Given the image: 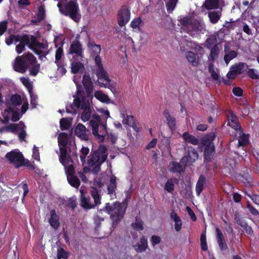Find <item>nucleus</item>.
Returning <instances> with one entry per match:
<instances>
[{"mask_svg": "<svg viewBox=\"0 0 259 259\" xmlns=\"http://www.w3.org/2000/svg\"><path fill=\"white\" fill-rule=\"evenodd\" d=\"M127 205L126 199H125L122 202L116 201L113 202L112 204L110 203H106L105 206L98 211V214L94 218V220L96 225V229L97 230L100 227L101 222L104 220L103 218L99 215L102 214L103 211H106L110 215V219L112 221V227L114 229L116 228L123 219Z\"/></svg>", "mask_w": 259, "mask_h": 259, "instance_id": "1", "label": "nucleus"}, {"mask_svg": "<svg viewBox=\"0 0 259 259\" xmlns=\"http://www.w3.org/2000/svg\"><path fill=\"white\" fill-rule=\"evenodd\" d=\"M14 69L21 73H24L28 69L29 75L35 76L39 71L40 64L37 63L36 58L31 53L28 52L16 58Z\"/></svg>", "mask_w": 259, "mask_h": 259, "instance_id": "2", "label": "nucleus"}, {"mask_svg": "<svg viewBox=\"0 0 259 259\" xmlns=\"http://www.w3.org/2000/svg\"><path fill=\"white\" fill-rule=\"evenodd\" d=\"M108 155L107 148L104 145H100L97 150H92L87 164L89 167L94 166L92 169L94 174L97 175L101 171V166L107 160Z\"/></svg>", "mask_w": 259, "mask_h": 259, "instance_id": "3", "label": "nucleus"}, {"mask_svg": "<svg viewBox=\"0 0 259 259\" xmlns=\"http://www.w3.org/2000/svg\"><path fill=\"white\" fill-rule=\"evenodd\" d=\"M20 43L27 46L28 47L32 50L36 55L38 56V59L42 60L44 58H46L48 52H46L44 50L47 49L48 45L46 43L40 42L37 37L34 35L28 34H22L20 37Z\"/></svg>", "mask_w": 259, "mask_h": 259, "instance_id": "4", "label": "nucleus"}, {"mask_svg": "<svg viewBox=\"0 0 259 259\" xmlns=\"http://www.w3.org/2000/svg\"><path fill=\"white\" fill-rule=\"evenodd\" d=\"M88 47L90 49L91 56L94 59L96 68L95 73L98 78L104 79L106 81L109 80L107 72L104 68L100 54L101 51V46L95 44L94 42H89Z\"/></svg>", "mask_w": 259, "mask_h": 259, "instance_id": "5", "label": "nucleus"}, {"mask_svg": "<svg viewBox=\"0 0 259 259\" xmlns=\"http://www.w3.org/2000/svg\"><path fill=\"white\" fill-rule=\"evenodd\" d=\"M215 138L214 134L205 135L201 140V147H204L203 158L205 162L211 161L215 152L213 140Z\"/></svg>", "mask_w": 259, "mask_h": 259, "instance_id": "6", "label": "nucleus"}, {"mask_svg": "<svg viewBox=\"0 0 259 259\" xmlns=\"http://www.w3.org/2000/svg\"><path fill=\"white\" fill-rule=\"evenodd\" d=\"M58 140L60 149L59 161L63 166H66L69 162H72L71 156L68 153L67 149L68 143L67 134L61 133L58 137Z\"/></svg>", "mask_w": 259, "mask_h": 259, "instance_id": "7", "label": "nucleus"}, {"mask_svg": "<svg viewBox=\"0 0 259 259\" xmlns=\"http://www.w3.org/2000/svg\"><path fill=\"white\" fill-rule=\"evenodd\" d=\"M79 11L78 4L76 1L72 0L65 5L63 14L66 16H69L75 22H78L81 18Z\"/></svg>", "mask_w": 259, "mask_h": 259, "instance_id": "8", "label": "nucleus"}, {"mask_svg": "<svg viewBox=\"0 0 259 259\" xmlns=\"http://www.w3.org/2000/svg\"><path fill=\"white\" fill-rule=\"evenodd\" d=\"M181 25L186 27L188 33L190 35L193 36L199 30H200V25L198 22H196L190 17H185L179 20Z\"/></svg>", "mask_w": 259, "mask_h": 259, "instance_id": "9", "label": "nucleus"}, {"mask_svg": "<svg viewBox=\"0 0 259 259\" xmlns=\"http://www.w3.org/2000/svg\"><path fill=\"white\" fill-rule=\"evenodd\" d=\"M26 126L22 121H20L18 123H11L6 127V130L8 132H11L13 133H16L18 131L20 132L18 134L19 140L21 142L25 141V138L26 136V132L25 130Z\"/></svg>", "mask_w": 259, "mask_h": 259, "instance_id": "10", "label": "nucleus"}, {"mask_svg": "<svg viewBox=\"0 0 259 259\" xmlns=\"http://www.w3.org/2000/svg\"><path fill=\"white\" fill-rule=\"evenodd\" d=\"M5 157L9 163L13 164L16 168L22 166L23 155L20 152L16 150H12L6 154Z\"/></svg>", "mask_w": 259, "mask_h": 259, "instance_id": "11", "label": "nucleus"}, {"mask_svg": "<svg viewBox=\"0 0 259 259\" xmlns=\"http://www.w3.org/2000/svg\"><path fill=\"white\" fill-rule=\"evenodd\" d=\"M130 10L126 6H122L117 13V22L119 26L123 27L130 20Z\"/></svg>", "mask_w": 259, "mask_h": 259, "instance_id": "12", "label": "nucleus"}, {"mask_svg": "<svg viewBox=\"0 0 259 259\" xmlns=\"http://www.w3.org/2000/svg\"><path fill=\"white\" fill-rule=\"evenodd\" d=\"M68 53L70 54H75L76 56L80 58L83 57L82 45L77 36L71 42Z\"/></svg>", "mask_w": 259, "mask_h": 259, "instance_id": "13", "label": "nucleus"}, {"mask_svg": "<svg viewBox=\"0 0 259 259\" xmlns=\"http://www.w3.org/2000/svg\"><path fill=\"white\" fill-rule=\"evenodd\" d=\"M226 116L228 121V124L236 130L241 129V125L239 122L238 119L236 114L231 110H229L226 112Z\"/></svg>", "mask_w": 259, "mask_h": 259, "instance_id": "14", "label": "nucleus"}, {"mask_svg": "<svg viewBox=\"0 0 259 259\" xmlns=\"http://www.w3.org/2000/svg\"><path fill=\"white\" fill-rule=\"evenodd\" d=\"M82 82L87 95H91L93 91V83L89 74L83 75Z\"/></svg>", "mask_w": 259, "mask_h": 259, "instance_id": "15", "label": "nucleus"}, {"mask_svg": "<svg viewBox=\"0 0 259 259\" xmlns=\"http://www.w3.org/2000/svg\"><path fill=\"white\" fill-rule=\"evenodd\" d=\"M49 223L54 230H57L60 226L59 217L57 214L55 209H52L50 211V218L49 219Z\"/></svg>", "mask_w": 259, "mask_h": 259, "instance_id": "16", "label": "nucleus"}, {"mask_svg": "<svg viewBox=\"0 0 259 259\" xmlns=\"http://www.w3.org/2000/svg\"><path fill=\"white\" fill-rule=\"evenodd\" d=\"M216 232V239L220 247V249L222 250H225L228 248V246L224 239V235L219 228H215Z\"/></svg>", "mask_w": 259, "mask_h": 259, "instance_id": "17", "label": "nucleus"}, {"mask_svg": "<svg viewBox=\"0 0 259 259\" xmlns=\"http://www.w3.org/2000/svg\"><path fill=\"white\" fill-rule=\"evenodd\" d=\"M248 68V65L244 62L235 63L231 66L232 71L237 75L243 74Z\"/></svg>", "mask_w": 259, "mask_h": 259, "instance_id": "18", "label": "nucleus"}, {"mask_svg": "<svg viewBox=\"0 0 259 259\" xmlns=\"http://www.w3.org/2000/svg\"><path fill=\"white\" fill-rule=\"evenodd\" d=\"M117 189L116 178L113 176L110 177L109 183L107 186L108 194L110 195L111 197L113 196L116 198L115 191Z\"/></svg>", "mask_w": 259, "mask_h": 259, "instance_id": "19", "label": "nucleus"}, {"mask_svg": "<svg viewBox=\"0 0 259 259\" xmlns=\"http://www.w3.org/2000/svg\"><path fill=\"white\" fill-rule=\"evenodd\" d=\"M86 128L81 123H79L75 128V134L80 139L87 141L89 140V136L85 132Z\"/></svg>", "mask_w": 259, "mask_h": 259, "instance_id": "20", "label": "nucleus"}, {"mask_svg": "<svg viewBox=\"0 0 259 259\" xmlns=\"http://www.w3.org/2000/svg\"><path fill=\"white\" fill-rule=\"evenodd\" d=\"M168 170L169 171L173 173L179 174H181L182 172H184L185 170L184 169V166L183 167L180 162H178L174 161L169 162L168 165Z\"/></svg>", "mask_w": 259, "mask_h": 259, "instance_id": "21", "label": "nucleus"}, {"mask_svg": "<svg viewBox=\"0 0 259 259\" xmlns=\"http://www.w3.org/2000/svg\"><path fill=\"white\" fill-rule=\"evenodd\" d=\"M81 193L80 195V206L84 209L88 210L95 207V205L90 203V197H87L82 193V191H80Z\"/></svg>", "mask_w": 259, "mask_h": 259, "instance_id": "22", "label": "nucleus"}, {"mask_svg": "<svg viewBox=\"0 0 259 259\" xmlns=\"http://www.w3.org/2000/svg\"><path fill=\"white\" fill-rule=\"evenodd\" d=\"M140 244L137 243L133 246L134 249L137 252H142L146 250L148 247L147 239L145 236H142L140 238Z\"/></svg>", "mask_w": 259, "mask_h": 259, "instance_id": "23", "label": "nucleus"}, {"mask_svg": "<svg viewBox=\"0 0 259 259\" xmlns=\"http://www.w3.org/2000/svg\"><path fill=\"white\" fill-rule=\"evenodd\" d=\"M182 138L185 142L190 143L193 145H197L199 143V140L193 135H191L188 132H184L182 135Z\"/></svg>", "mask_w": 259, "mask_h": 259, "instance_id": "24", "label": "nucleus"}, {"mask_svg": "<svg viewBox=\"0 0 259 259\" xmlns=\"http://www.w3.org/2000/svg\"><path fill=\"white\" fill-rule=\"evenodd\" d=\"M163 115L167 120V123L169 128L171 130H174L176 125V118L171 116L167 109L163 111Z\"/></svg>", "mask_w": 259, "mask_h": 259, "instance_id": "25", "label": "nucleus"}, {"mask_svg": "<svg viewBox=\"0 0 259 259\" xmlns=\"http://www.w3.org/2000/svg\"><path fill=\"white\" fill-rule=\"evenodd\" d=\"M206 184V178L203 175H200L196 185V193L199 196L202 192L204 185Z\"/></svg>", "mask_w": 259, "mask_h": 259, "instance_id": "26", "label": "nucleus"}, {"mask_svg": "<svg viewBox=\"0 0 259 259\" xmlns=\"http://www.w3.org/2000/svg\"><path fill=\"white\" fill-rule=\"evenodd\" d=\"M170 217L171 219L175 222V229L176 231L179 232L181 230L182 226V222L180 218L178 216V214L172 210L170 212Z\"/></svg>", "mask_w": 259, "mask_h": 259, "instance_id": "27", "label": "nucleus"}, {"mask_svg": "<svg viewBox=\"0 0 259 259\" xmlns=\"http://www.w3.org/2000/svg\"><path fill=\"white\" fill-rule=\"evenodd\" d=\"M228 47L225 46L224 51L226 54L224 56V60L227 64H228L231 60L236 58L237 56V52L235 51L228 52Z\"/></svg>", "mask_w": 259, "mask_h": 259, "instance_id": "28", "label": "nucleus"}, {"mask_svg": "<svg viewBox=\"0 0 259 259\" xmlns=\"http://www.w3.org/2000/svg\"><path fill=\"white\" fill-rule=\"evenodd\" d=\"M64 43L62 41L60 43V46L59 47V45L55 42V48H57L55 53V63L57 66H59L58 62L61 59L63 55V45Z\"/></svg>", "mask_w": 259, "mask_h": 259, "instance_id": "29", "label": "nucleus"}, {"mask_svg": "<svg viewBox=\"0 0 259 259\" xmlns=\"http://www.w3.org/2000/svg\"><path fill=\"white\" fill-rule=\"evenodd\" d=\"M71 72L76 74L79 71H82L84 69V66L82 63L77 61H73L71 64Z\"/></svg>", "mask_w": 259, "mask_h": 259, "instance_id": "30", "label": "nucleus"}, {"mask_svg": "<svg viewBox=\"0 0 259 259\" xmlns=\"http://www.w3.org/2000/svg\"><path fill=\"white\" fill-rule=\"evenodd\" d=\"M72 121V118H62L60 120V128L62 130H67L70 127Z\"/></svg>", "mask_w": 259, "mask_h": 259, "instance_id": "31", "label": "nucleus"}, {"mask_svg": "<svg viewBox=\"0 0 259 259\" xmlns=\"http://www.w3.org/2000/svg\"><path fill=\"white\" fill-rule=\"evenodd\" d=\"M221 15L222 14L221 11H213L209 12L208 13V16L209 18L210 22L212 24H215L220 20Z\"/></svg>", "mask_w": 259, "mask_h": 259, "instance_id": "32", "label": "nucleus"}, {"mask_svg": "<svg viewBox=\"0 0 259 259\" xmlns=\"http://www.w3.org/2000/svg\"><path fill=\"white\" fill-rule=\"evenodd\" d=\"M186 156L189 157L191 162L194 163L198 158V153L194 148L190 147L188 148Z\"/></svg>", "mask_w": 259, "mask_h": 259, "instance_id": "33", "label": "nucleus"}, {"mask_svg": "<svg viewBox=\"0 0 259 259\" xmlns=\"http://www.w3.org/2000/svg\"><path fill=\"white\" fill-rule=\"evenodd\" d=\"M186 56L188 62L190 63L193 66H197L198 64V59L196 57V55L194 52L192 51L188 52L186 53Z\"/></svg>", "mask_w": 259, "mask_h": 259, "instance_id": "34", "label": "nucleus"}, {"mask_svg": "<svg viewBox=\"0 0 259 259\" xmlns=\"http://www.w3.org/2000/svg\"><path fill=\"white\" fill-rule=\"evenodd\" d=\"M91 195L94 200V203L93 205H95L96 206L101 203V196L99 194V192L97 188L95 187L92 188Z\"/></svg>", "mask_w": 259, "mask_h": 259, "instance_id": "35", "label": "nucleus"}, {"mask_svg": "<svg viewBox=\"0 0 259 259\" xmlns=\"http://www.w3.org/2000/svg\"><path fill=\"white\" fill-rule=\"evenodd\" d=\"M94 96L96 99L100 101L101 102L109 103L110 99L108 96L101 91H96L95 93Z\"/></svg>", "mask_w": 259, "mask_h": 259, "instance_id": "36", "label": "nucleus"}, {"mask_svg": "<svg viewBox=\"0 0 259 259\" xmlns=\"http://www.w3.org/2000/svg\"><path fill=\"white\" fill-rule=\"evenodd\" d=\"M219 5V0H206L204 5L207 10L218 9Z\"/></svg>", "mask_w": 259, "mask_h": 259, "instance_id": "37", "label": "nucleus"}, {"mask_svg": "<svg viewBox=\"0 0 259 259\" xmlns=\"http://www.w3.org/2000/svg\"><path fill=\"white\" fill-rule=\"evenodd\" d=\"M67 180L69 184L74 188H78L80 186V180L75 175L67 176Z\"/></svg>", "mask_w": 259, "mask_h": 259, "instance_id": "38", "label": "nucleus"}, {"mask_svg": "<svg viewBox=\"0 0 259 259\" xmlns=\"http://www.w3.org/2000/svg\"><path fill=\"white\" fill-rule=\"evenodd\" d=\"M250 172L251 170L249 168L245 167L243 168L241 176L245 180L244 183H249L250 182L251 180Z\"/></svg>", "mask_w": 259, "mask_h": 259, "instance_id": "39", "label": "nucleus"}, {"mask_svg": "<svg viewBox=\"0 0 259 259\" xmlns=\"http://www.w3.org/2000/svg\"><path fill=\"white\" fill-rule=\"evenodd\" d=\"M178 0H165L167 11L169 13L172 12L177 5Z\"/></svg>", "mask_w": 259, "mask_h": 259, "instance_id": "40", "label": "nucleus"}, {"mask_svg": "<svg viewBox=\"0 0 259 259\" xmlns=\"http://www.w3.org/2000/svg\"><path fill=\"white\" fill-rule=\"evenodd\" d=\"M45 17V11L42 7H40L38 8V13L36 14V19L33 20V23H36L42 21Z\"/></svg>", "mask_w": 259, "mask_h": 259, "instance_id": "41", "label": "nucleus"}, {"mask_svg": "<svg viewBox=\"0 0 259 259\" xmlns=\"http://www.w3.org/2000/svg\"><path fill=\"white\" fill-rule=\"evenodd\" d=\"M216 36L213 35L209 36L206 40L205 46L207 49H210L213 45H216L217 42Z\"/></svg>", "mask_w": 259, "mask_h": 259, "instance_id": "42", "label": "nucleus"}, {"mask_svg": "<svg viewBox=\"0 0 259 259\" xmlns=\"http://www.w3.org/2000/svg\"><path fill=\"white\" fill-rule=\"evenodd\" d=\"M210 49V58L212 60H214L218 56L220 52V49L217 45H215Z\"/></svg>", "mask_w": 259, "mask_h": 259, "instance_id": "43", "label": "nucleus"}, {"mask_svg": "<svg viewBox=\"0 0 259 259\" xmlns=\"http://www.w3.org/2000/svg\"><path fill=\"white\" fill-rule=\"evenodd\" d=\"M200 245L201 249L206 251L208 249L207 244L206 242V236L205 232L201 233L200 236Z\"/></svg>", "mask_w": 259, "mask_h": 259, "instance_id": "44", "label": "nucleus"}, {"mask_svg": "<svg viewBox=\"0 0 259 259\" xmlns=\"http://www.w3.org/2000/svg\"><path fill=\"white\" fill-rule=\"evenodd\" d=\"M11 102L13 105L18 106L21 104L22 99L19 95L15 94L12 96Z\"/></svg>", "mask_w": 259, "mask_h": 259, "instance_id": "45", "label": "nucleus"}, {"mask_svg": "<svg viewBox=\"0 0 259 259\" xmlns=\"http://www.w3.org/2000/svg\"><path fill=\"white\" fill-rule=\"evenodd\" d=\"M22 166H25L28 169L31 170H34L35 166L34 165V161L31 162L28 159H25L23 157V160H22Z\"/></svg>", "mask_w": 259, "mask_h": 259, "instance_id": "46", "label": "nucleus"}, {"mask_svg": "<svg viewBox=\"0 0 259 259\" xmlns=\"http://www.w3.org/2000/svg\"><path fill=\"white\" fill-rule=\"evenodd\" d=\"M89 152L90 149L88 147L83 146L81 149V155L80 156V159L83 164L85 162L86 156L89 153Z\"/></svg>", "mask_w": 259, "mask_h": 259, "instance_id": "47", "label": "nucleus"}, {"mask_svg": "<svg viewBox=\"0 0 259 259\" xmlns=\"http://www.w3.org/2000/svg\"><path fill=\"white\" fill-rule=\"evenodd\" d=\"M98 79H99L98 78ZM100 80H103V81L105 82H100L99 81V80H97V81L96 83H98V85H99V86L100 87L108 88L110 89V90L112 91V92L113 91V90H115L114 87H113L112 85H111L109 83L111 81V79L110 78H109V80L108 82L106 81L104 79H100Z\"/></svg>", "mask_w": 259, "mask_h": 259, "instance_id": "48", "label": "nucleus"}, {"mask_svg": "<svg viewBox=\"0 0 259 259\" xmlns=\"http://www.w3.org/2000/svg\"><path fill=\"white\" fill-rule=\"evenodd\" d=\"M143 222L141 219H136V222L132 224V226L134 229L142 231L144 229Z\"/></svg>", "mask_w": 259, "mask_h": 259, "instance_id": "49", "label": "nucleus"}, {"mask_svg": "<svg viewBox=\"0 0 259 259\" xmlns=\"http://www.w3.org/2000/svg\"><path fill=\"white\" fill-rule=\"evenodd\" d=\"M175 184L172 179H170L166 182L164 189L168 192H171L174 190Z\"/></svg>", "mask_w": 259, "mask_h": 259, "instance_id": "50", "label": "nucleus"}, {"mask_svg": "<svg viewBox=\"0 0 259 259\" xmlns=\"http://www.w3.org/2000/svg\"><path fill=\"white\" fill-rule=\"evenodd\" d=\"M122 122L123 124H126L130 126L133 124L135 121V117L133 115H126L123 119Z\"/></svg>", "mask_w": 259, "mask_h": 259, "instance_id": "51", "label": "nucleus"}, {"mask_svg": "<svg viewBox=\"0 0 259 259\" xmlns=\"http://www.w3.org/2000/svg\"><path fill=\"white\" fill-rule=\"evenodd\" d=\"M99 127L98 125L96 124L95 125H92V133L93 135L97 137L98 139L103 140L104 139V136L103 135H101L98 133Z\"/></svg>", "mask_w": 259, "mask_h": 259, "instance_id": "52", "label": "nucleus"}, {"mask_svg": "<svg viewBox=\"0 0 259 259\" xmlns=\"http://www.w3.org/2000/svg\"><path fill=\"white\" fill-rule=\"evenodd\" d=\"M91 115V109L83 110V111L81 115V119L84 122L87 121L90 119Z\"/></svg>", "mask_w": 259, "mask_h": 259, "instance_id": "53", "label": "nucleus"}, {"mask_svg": "<svg viewBox=\"0 0 259 259\" xmlns=\"http://www.w3.org/2000/svg\"><path fill=\"white\" fill-rule=\"evenodd\" d=\"M80 107L81 109L87 110L91 109L90 105L88 100H87L84 97L81 98V101Z\"/></svg>", "mask_w": 259, "mask_h": 259, "instance_id": "54", "label": "nucleus"}, {"mask_svg": "<svg viewBox=\"0 0 259 259\" xmlns=\"http://www.w3.org/2000/svg\"><path fill=\"white\" fill-rule=\"evenodd\" d=\"M247 75L253 79H259V76L255 72V70L253 68L247 69Z\"/></svg>", "mask_w": 259, "mask_h": 259, "instance_id": "55", "label": "nucleus"}, {"mask_svg": "<svg viewBox=\"0 0 259 259\" xmlns=\"http://www.w3.org/2000/svg\"><path fill=\"white\" fill-rule=\"evenodd\" d=\"M180 163L182 164V166H184L185 170L186 169V167L188 166L189 164H192V162H191L190 161V159L189 157L186 155L184 156L180 161Z\"/></svg>", "mask_w": 259, "mask_h": 259, "instance_id": "56", "label": "nucleus"}, {"mask_svg": "<svg viewBox=\"0 0 259 259\" xmlns=\"http://www.w3.org/2000/svg\"><path fill=\"white\" fill-rule=\"evenodd\" d=\"M142 23V20L140 17H138L134 19L131 23V26L134 28H138L139 29V26Z\"/></svg>", "mask_w": 259, "mask_h": 259, "instance_id": "57", "label": "nucleus"}, {"mask_svg": "<svg viewBox=\"0 0 259 259\" xmlns=\"http://www.w3.org/2000/svg\"><path fill=\"white\" fill-rule=\"evenodd\" d=\"M20 80L23 84L29 90H32V84L28 78L22 77L20 78Z\"/></svg>", "mask_w": 259, "mask_h": 259, "instance_id": "58", "label": "nucleus"}, {"mask_svg": "<svg viewBox=\"0 0 259 259\" xmlns=\"http://www.w3.org/2000/svg\"><path fill=\"white\" fill-rule=\"evenodd\" d=\"M57 258L58 259L67 258V252L63 248H59L58 249Z\"/></svg>", "mask_w": 259, "mask_h": 259, "instance_id": "59", "label": "nucleus"}, {"mask_svg": "<svg viewBox=\"0 0 259 259\" xmlns=\"http://www.w3.org/2000/svg\"><path fill=\"white\" fill-rule=\"evenodd\" d=\"M73 161L71 162L72 163ZM70 162H69V163H70ZM69 164H68L67 165H66V166H65V168L67 167L66 168V173H67V176H72V175H74V166L73 165V164H71L70 165H69Z\"/></svg>", "mask_w": 259, "mask_h": 259, "instance_id": "60", "label": "nucleus"}, {"mask_svg": "<svg viewBox=\"0 0 259 259\" xmlns=\"http://www.w3.org/2000/svg\"><path fill=\"white\" fill-rule=\"evenodd\" d=\"M8 21L5 20L0 23V36L2 35L7 29Z\"/></svg>", "mask_w": 259, "mask_h": 259, "instance_id": "61", "label": "nucleus"}, {"mask_svg": "<svg viewBox=\"0 0 259 259\" xmlns=\"http://www.w3.org/2000/svg\"><path fill=\"white\" fill-rule=\"evenodd\" d=\"M232 92L235 96L237 97H241L243 95V90L240 87H234Z\"/></svg>", "mask_w": 259, "mask_h": 259, "instance_id": "62", "label": "nucleus"}, {"mask_svg": "<svg viewBox=\"0 0 259 259\" xmlns=\"http://www.w3.org/2000/svg\"><path fill=\"white\" fill-rule=\"evenodd\" d=\"M209 72L211 74V76L212 79L214 80H218L219 79V75L214 70L213 68L211 67L210 66H209Z\"/></svg>", "mask_w": 259, "mask_h": 259, "instance_id": "63", "label": "nucleus"}, {"mask_svg": "<svg viewBox=\"0 0 259 259\" xmlns=\"http://www.w3.org/2000/svg\"><path fill=\"white\" fill-rule=\"evenodd\" d=\"M161 241V238L160 237L156 235L152 236L151 238V242L153 246H155L156 244H159Z\"/></svg>", "mask_w": 259, "mask_h": 259, "instance_id": "64", "label": "nucleus"}]
</instances>
